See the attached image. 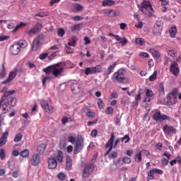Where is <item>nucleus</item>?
I'll list each match as a JSON object with an SVG mask.
<instances>
[{
  "mask_svg": "<svg viewBox=\"0 0 181 181\" xmlns=\"http://www.w3.org/2000/svg\"><path fill=\"white\" fill-rule=\"evenodd\" d=\"M177 102V98L173 96V95H168L167 96V105L173 106L175 105Z\"/></svg>",
  "mask_w": 181,
  "mask_h": 181,
  "instance_id": "obj_22",
  "label": "nucleus"
},
{
  "mask_svg": "<svg viewBox=\"0 0 181 181\" xmlns=\"http://www.w3.org/2000/svg\"><path fill=\"white\" fill-rule=\"evenodd\" d=\"M76 42H77V37L76 36H73L71 38V40H69V42H68V45L75 47L76 45Z\"/></svg>",
  "mask_w": 181,
  "mask_h": 181,
  "instance_id": "obj_35",
  "label": "nucleus"
},
{
  "mask_svg": "<svg viewBox=\"0 0 181 181\" xmlns=\"http://www.w3.org/2000/svg\"><path fill=\"white\" fill-rule=\"evenodd\" d=\"M146 98L144 100V103H151L153 100V91L150 89L146 90Z\"/></svg>",
  "mask_w": 181,
  "mask_h": 181,
  "instance_id": "obj_21",
  "label": "nucleus"
},
{
  "mask_svg": "<svg viewBox=\"0 0 181 181\" xmlns=\"http://www.w3.org/2000/svg\"><path fill=\"white\" fill-rule=\"evenodd\" d=\"M115 4L116 2L112 0H103V1H102V6H103V7L112 6L115 5Z\"/></svg>",
  "mask_w": 181,
  "mask_h": 181,
  "instance_id": "obj_29",
  "label": "nucleus"
},
{
  "mask_svg": "<svg viewBox=\"0 0 181 181\" xmlns=\"http://www.w3.org/2000/svg\"><path fill=\"white\" fill-rule=\"evenodd\" d=\"M113 9H103V15L105 16L112 17Z\"/></svg>",
  "mask_w": 181,
  "mask_h": 181,
  "instance_id": "obj_38",
  "label": "nucleus"
},
{
  "mask_svg": "<svg viewBox=\"0 0 181 181\" xmlns=\"http://www.w3.org/2000/svg\"><path fill=\"white\" fill-rule=\"evenodd\" d=\"M101 67L99 66H93V67H87L85 69V74L86 76H89V74H97L98 73L100 72Z\"/></svg>",
  "mask_w": 181,
  "mask_h": 181,
  "instance_id": "obj_13",
  "label": "nucleus"
},
{
  "mask_svg": "<svg viewBox=\"0 0 181 181\" xmlns=\"http://www.w3.org/2000/svg\"><path fill=\"white\" fill-rule=\"evenodd\" d=\"M66 170H70L72 167V160L70 158H68L66 159Z\"/></svg>",
  "mask_w": 181,
  "mask_h": 181,
  "instance_id": "obj_37",
  "label": "nucleus"
},
{
  "mask_svg": "<svg viewBox=\"0 0 181 181\" xmlns=\"http://www.w3.org/2000/svg\"><path fill=\"white\" fill-rule=\"evenodd\" d=\"M158 76V71H154L153 74L149 77V81H155Z\"/></svg>",
  "mask_w": 181,
  "mask_h": 181,
  "instance_id": "obj_49",
  "label": "nucleus"
},
{
  "mask_svg": "<svg viewBox=\"0 0 181 181\" xmlns=\"http://www.w3.org/2000/svg\"><path fill=\"white\" fill-rule=\"evenodd\" d=\"M117 66V62H114L112 64L110 65L107 69V71H105L103 73V76L105 77V78H109V75L112 74V73L114 71L115 67Z\"/></svg>",
  "mask_w": 181,
  "mask_h": 181,
  "instance_id": "obj_19",
  "label": "nucleus"
},
{
  "mask_svg": "<svg viewBox=\"0 0 181 181\" xmlns=\"http://www.w3.org/2000/svg\"><path fill=\"white\" fill-rule=\"evenodd\" d=\"M140 11L148 17H152L153 13H155L151 1L146 0H144L141 3Z\"/></svg>",
  "mask_w": 181,
  "mask_h": 181,
  "instance_id": "obj_3",
  "label": "nucleus"
},
{
  "mask_svg": "<svg viewBox=\"0 0 181 181\" xmlns=\"http://www.w3.org/2000/svg\"><path fill=\"white\" fill-rule=\"evenodd\" d=\"M122 162H123L124 164H129V163H132V158L125 156V157L123 158Z\"/></svg>",
  "mask_w": 181,
  "mask_h": 181,
  "instance_id": "obj_57",
  "label": "nucleus"
},
{
  "mask_svg": "<svg viewBox=\"0 0 181 181\" xmlns=\"http://www.w3.org/2000/svg\"><path fill=\"white\" fill-rule=\"evenodd\" d=\"M145 42V40L143 38H137L135 40V44L139 45L140 46L144 45Z\"/></svg>",
  "mask_w": 181,
  "mask_h": 181,
  "instance_id": "obj_45",
  "label": "nucleus"
},
{
  "mask_svg": "<svg viewBox=\"0 0 181 181\" xmlns=\"http://www.w3.org/2000/svg\"><path fill=\"white\" fill-rule=\"evenodd\" d=\"M42 29V24L40 23H37L36 25L33 27L30 30L27 31L28 35H35L37 33L40 32Z\"/></svg>",
  "mask_w": 181,
  "mask_h": 181,
  "instance_id": "obj_20",
  "label": "nucleus"
},
{
  "mask_svg": "<svg viewBox=\"0 0 181 181\" xmlns=\"http://www.w3.org/2000/svg\"><path fill=\"white\" fill-rule=\"evenodd\" d=\"M144 150L137 151L136 153L134 156V160L136 163H141L142 161V153Z\"/></svg>",
  "mask_w": 181,
  "mask_h": 181,
  "instance_id": "obj_25",
  "label": "nucleus"
},
{
  "mask_svg": "<svg viewBox=\"0 0 181 181\" xmlns=\"http://www.w3.org/2000/svg\"><path fill=\"white\" fill-rule=\"evenodd\" d=\"M57 158L59 163H62L63 161V153L61 151H58L57 154Z\"/></svg>",
  "mask_w": 181,
  "mask_h": 181,
  "instance_id": "obj_42",
  "label": "nucleus"
},
{
  "mask_svg": "<svg viewBox=\"0 0 181 181\" xmlns=\"http://www.w3.org/2000/svg\"><path fill=\"white\" fill-rule=\"evenodd\" d=\"M22 139H23V134H21V133H18V134L15 136L13 141L16 143L20 142L22 140Z\"/></svg>",
  "mask_w": 181,
  "mask_h": 181,
  "instance_id": "obj_46",
  "label": "nucleus"
},
{
  "mask_svg": "<svg viewBox=\"0 0 181 181\" xmlns=\"http://www.w3.org/2000/svg\"><path fill=\"white\" fill-rule=\"evenodd\" d=\"M105 103L103 100V99L100 98L98 100V107H99V109L103 110L104 109Z\"/></svg>",
  "mask_w": 181,
  "mask_h": 181,
  "instance_id": "obj_52",
  "label": "nucleus"
},
{
  "mask_svg": "<svg viewBox=\"0 0 181 181\" xmlns=\"http://www.w3.org/2000/svg\"><path fill=\"white\" fill-rule=\"evenodd\" d=\"M30 155V151L28 149H25L23 151L20 152V156L23 158H27Z\"/></svg>",
  "mask_w": 181,
  "mask_h": 181,
  "instance_id": "obj_39",
  "label": "nucleus"
},
{
  "mask_svg": "<svg viewBox=\"0 0 181 181\" xmlns=\"http://www.w3.org/2000/svg\"><path fill=\"white\" fill-rule=\"evenodd\" d=\"M75 144L74 153L78 154L84 147V140L83 138H78Z\"/></svg>",
  "mask_w": 181,
  "mask_h": 181,
  "instance_id": "obj_8",
  "label": "nucleus"
},
{
  "mask_svg": "<svg viewBox=\"0 0 181 181\" xmlns=\"http://www.w3.org/2000/svg\"><path fill=\"white\" fill-rule=\"evenodd\" d=\"M169 32H170V35L171 37H173V38L175 37L176 33H177V28H176V27H172L170 29Z\"/></svg>",
  "mask_w": 181,
  "mask_h": 181,
  "instance_id": "obj_36",
  "label": "nucleus"
},
{
  "mask_svg": "<svg viewBox=\"0 0 181 181\" xmlns=\"http://www.w3.org/2000/svg\"><path fill=\"white\" fill-rule=\"evenodd\" d=\"M1 93H3L4 95L1 96V100H0V107L2 106V104L4 103V99L7 98L8 96L10 95H13L14 93H16L15 90H8V87L4 86L0 91Z\"/></svg>",
  "mask_w": 181,
  "mask_h": 181,
  "instance_id": "obj_6",
  "label": "nucleus"
},
{
  "mask_svg": "<svg viewBox=\"0 0 181 181\" xmlns=\"http://www.w3.org/2000/svg\"><path fill=\"white\" fill-rule=\"evenodd\" d=\"M153 120L156 121V122H162L163 120H168L170 121V117H168V115L163 114L161 115L160 112H156L153 115Z\"/></svg>",
  "mask_w": 181,
  "mask_h": 181,
  "instance_id": "obj_9",
  "label": "nucleus"
},
{
  "mask_svg": "<svg viewBox=\"0 0 181 181\" xmlns=\"http://www.w3.org/2000/svg\"><path fill=\"white\" fill-rule=\"evenodd\" d=\"M8 167L9 169L13 170L16 167L15 162L14 161L8 162Z\"/></svg>",
  "mask_w": 181,
  "mask_h": 181,
  "instance_id": "obj_60",
  "label": "nucleus"
},
{
  "mask_svg": "<svg viewBox=\"0 0 181 181\" xmlns=\"http://www.w3.org/2000/svg\"><path fill=\"white\" fill-rule=\"evenodd\" d=\"M30 160L33 165L37 166L40 163V156L37 153H35L31 156Z\"/></svg>",
  "mask_w": 181,
  "mask_h": 181,
  "instance_id": "obj_18",
  "label": "nucleus"
},
{
  "mask_svg": "<svg viewBox=\"0 0 181 181\" xmlns=\"http://www.w3.org/2000/svg\"><path fill=\"white\" fill-rule=\"evenodd\" d=\"M126 70L124 69H119L117 71L115 72L112 76L111 80L113 83H121L122 84H127L129 83V78L124 76Z\"/></svg>",
  "mask_w": 181,
  "mask_h": 181,
  "instance_id": "obj_2",
  "label": "nucleus"
},
{
  "mask_svg": "<svg viewBox=\"0 0 181 181\" xmlns=\"http://www.w3.org/2000/svg\"><path fill=\"white\" fill-rule=\"evenodd\" d=\"M149 52L152 54L153 57L156 59H159V58L160 57V54L159 51L156 50L155 49H150Z\"/></svg>",
  "mask_w": 181,
  "mask_h": 181,
  "instance_id": "obj_32",
  "label": "nucleus"
},
{
  "mask_svg": "<svg viewBox=\"0 0 181 181\" xmlns=\"http://www.w3.org/2000/svg\"><path fill=\"white\" fill-rule=\"evenodd\" d=\"M115 38L117 41H119V43L121 44L122 47L126 46L129 42L128 40L126 37H120L119 36H115Z\"/></svg>",
  "mask_w": 181,
  "mask_h": 181,
  "instance_id": "obj_26",
  "label": "nucleus"
},
{
  "mask_svg": "<svg viewBox=\"0 0 181 181\" xmlns=\"http://www.w3.org/2000/svg\"><path fill=\"white\" fill-rule=\"evenodd\" d=\"M4 102L1 110L3 114H6L12 107L16 105L17 98L13 95H10L4 99Z\"/></svg>",
  "mask_w": 181,
  "mask_h": 181,
  "instance_id": "obj_1",
  "label": "nucleus"
},
{
  "mask_svg": "<svg viewBox=\"0 0 181 181\" xmlns=\"http://www.w3.org/2000/svg\"><path fill=\"white\" fill-rule=\"evenodd\" d=\"M8 135V132H4V133L1 134L0 137V148L6 144Z\"/></svg>",
  "mask_w": 181,
  "mask_h": 181,
  "instance_id": "obj_23",
  "label": "nucleus"
},
{
  "mask_svg": "<svg viewBox=\"0 0 181 181\" xmlns=\"http://www.w3.org/2000/svg\"><path fill=\"white\" fill-rule=\"evenodd\" d=\"M68 141L71 143L72 144H74L76 142V139L74 137V136H69V137L68 138Z\"/></svg>",
  "mask_w": 181,
  "mask_h": 181,
  "instance_id": "obj_61",
  "label": "nucleus"
},
{
  "mask_svg": "<svg viewBox=\"0 0 181 181\" xmlns=\"http://www.w3.org/2000/svg\"><path fill=\"white\" fill-rule=\"evenodd\" d=\"M94 169H95V165L93 164H90L85 166L84 170L83 173V177L84 178L88 177L91 174H93Z\"/></svg>",
  "mask_w": 181,
  "mask_h": 181,
  "instance_id": "obj_10",
  "label": "nucleus"
},
{
  "mask_svg": "<svg viewBox=\"0 0 181 181\" xmlns=\"http://www.w3.org/2000/svg\"><path fill=\"white\" fill-rule=\"evenodd\" d=\"M6 76V66L4 64H1V69H0V79L4 78Z\"/></svg>",
  "mask_w": 181,
  "mask_h": 181,
  "instance_id": "obj_31",
  "label": "nucleus"
},
{
  "mask_svg": "<svg viewBox=\"0 0 181 181\" xmlns=\"http://www.w3.org/2000/svg\"><path fill=\"white\" fill-rule=\"evenodd\" d=\"M180 68L179 65L176 62H173L170 66V71L173 74L175 77H177L179 73H180Z\"/></svg>",
  "mask_w": 181,
  "mask_h": 181,
  "instance_id": "obj_12",
  "label": "nucleus"
},
{
  "mask_svg": "<svg viewBox=\"0 0 181 181\" xmlns=\"http://www.w3.org/2000/svg\"><path fill=\"white\" fill-rule=\"evenodd\" d=\"M45 40V36L43 35L40 34L38 35L34 40L32 45V50L33 51H37L38 49H40L42 46V41Z\"/></svg>",
  "mask_w": 181,
  "mask_h": 181,
  "instance_id": "obj_5",
  "label": "nucleus"
},
{
  "mask_svg": "<svg viewBox=\"0 0 181 181\" xmlns=\"http://www.w3.org/2000/svg\"><path fill=\"white\" fill-rule=\"evenodd\" d=\"M164 133L167 135H173L176 134V129L173 125L165 124L163 129Z\"/></svg>",
  "mask_w": 181,
  "mask_h": 181,
  "instance_id": "obj_15",
  "label": "nucleus"
},
{
  "mask_svg": "<svg viewBox=\"0 0 181 181\" xmlns=\"http://www.w3.org/2000/svg\"><path fill=\"white\" fill-rule=\"evenodd\" d=\"M168 54L172 57H175L177 56V53L173 50H169L168 51Z\"/></svg>",
  "mask_w": 181,
  "mask_h": 181,
  "instance_id": "obj_62",
  "label": "nucleus"
},
{
  "mask_svg": "<svg viewBox=\"0 0 181 181\" xmlns=\"http://www.w3.org/2000/svg\"><path fill=\"white\" fill-rule=\"evenodd\" d=\"M64 67L62 66V63H58L52 65V74L54 77L57 78L61 76L64 71Z\"/></svg>",
  "mask_w": 181,
  "mask_h": 181,
  "instance_id": "obj_7",
  "label": "nucleus"
},
{
  "mask_svg": "<svg viewBox=\"0 0 181 181\" xmlns=\"http://www.w3.org/2000/svg\"><path fill=\"white\" fill-rule=\"evenodd\" d=\"M52 67H53V65H51L49 66H47L45 69H43V71L45 72L46 76H48L50 73L52 74Z\"/></svg>",
  "mask_w": 181,
  "mask_h": 181,
  "instance_id": "obj_43",
  "label": "nucleus"
},
{
  "mask_svg": "<svg viewBox=\"0 0 181 181\" xmlns=\"http://www.w3.org/2000/svg\"><path fill=\"white\" fill-rule=\"evenodd\" d=\"M82 26H83L82 23L75 24V25H73V27L71 28V31L75 32L76 30H80Z\"/></svg>",
  "mask_w": 181,
  "mask_h": 181,
  "instance_id": "obj_44",
  "label": "nucleus"
},
{
  "mask_svg": "<svg viewBox=\"0 0 181 181\" xmlns=\"http://www.w3.org/2000/svg\"><path fill=\"white\" fill-rule=\"evenodd\" d=\"M18 46L19 48H25L27 47L28 45V43L26 40H19L18 43H16Z\"/></svg>",
  "mask_w": 181,
  "mask_h": 181,
  "instance_id": "obj_34",
  "label": "nucleus"
},
{
  "mask_svg": "<svg viewBox=\"0 0 181 181\" xmlns=\"http://www.w3.org/2000/svg\"><path fill=\"white\" fill-rule=\"evenodd\" d=\"M105 113L106 115H113L114 108L112 107H107L105 110Z\"/></svg>",
  "mask_w": 181,
  "mask_h": 181,
  "instance_id": "obj_47",
  "label": "nucleus"
},
{
  "mask_svg": "<svg viewBox=\"0 0 181 181\" xmlns=\"http://www.w3.org/2000/svg\"><path fill=\"white\" fill-rule=\"evenodd\" d=\"M6 157V154L5 153V150L4 148L0 149V159L4 160Z\"/></svg>",
  "mask_w": 181,
  "mask_h": 181,
  "instance_id": "obj_51",
  "label": "nucleus"
},
{
  "mask_svg": "<svg viewBox=\"0 0 181 181\" xmlns=\"http://www.w3.org/2000/svg\"><path fill=\"white\" fill-rule=\"evenodd\" d=\"M155 174V170L154 169L151 170L148 173V177L149 180H153L155 179V177H153V175Z\"/></svg>",
  "mask_w": 181,
  "mask_h": 181,
  "instance_id": "obj_48",
  "label": "nucleus"
},
{
  "mask_svg": "<svg viewBox=\"0 0 181 181\" xmlns=\"http://www.w3.org/2000/svg\"><path fill=\"white\" fill-rule=\"evenodd\" d=\"M66 146V144L65 141L64 139H61L59 141V148H60V149H62V150L65 149Z\"/></svg>",
  "mask_w": 181,
  "mask_h": 181,
  "instance_id": "obj_54",
  "label": "nucleus"
},
{
  "mask_svg": "<svg viewBox=\"0 0 181 181\" xmlns=\"http://www.w3.org/2000/svg\"><path fill=\"white\" fill-rule=\"evenodd\" d=\"M179 90L177 88H174L171 93H169L168 95H171L173 97H175L177 98V95H178Z\"/></svg>",
  "mask_w": 181,
  "mask_h": 181,
  "instance_id": "obj_55",
  "label": "nucleus"
},
{
  "mask_svg": "<svg viewBox=\"0 0 181 181\" xmlns=\"http://www.w3.org/2000/svg\"><path fill=\"white\" fill-rule=\"evenodd\" d=\"M65 32L64 30V29H59L58 32H57V35L59 37H62L64 35Z\"/></svg>",
  "mask_w": 181,
  "mask_h": 181,
  "instance_id": "obj_63",
  "label": "nucleus"
},
{
  "mask_svg": "<svg viewBox=\"0 0 181 181\" xmlns=\"http://www.w3.org/2000/svg\"><path fill=\"white\" fill-rule=\"evenodd\" d=\"M115 133H111L110 138L107 141L105 146L106 148H109V149L107 150V153H109V152H111L112 149H115L120 141L119 139H116L115 141Z\"/></svg>",
  "mask_w": 181,
  "mask_h": 181,
  "instance_id": "obj_4",
  "label": "nucleus"
},
{
  "mask_svg": "<svg viewBox=\"0 0 181 181\" xmlns=\"http://www.w3.org/2000/svg\"><path fill=\"white\" fill-rule=\"evenodd\" d=\"M108 151L105 153V156H108V158L110 159H115L116 158L118 157V153L116 151H110L108 153Z\"/></svg>",
  "mask_w": 181,
  "mask_h": 181,
  "instance_id": "obj_28",
  "label": "nucleus"
},
{
  "mask_svg": "<svg viewBox=\"0 0 181 181\" xmlns=\"http://www.w3.org/2000/svg\"><path fill=\"white\" fill-rule=\"evenodd\" d=\"M71 91L74 94H78L80 92L79 86L77 83L71 85Z\"/></svg>",
  "mask_w": 181,
  "mask_h": 181,
  "instance_id": "obj_33",
  "label": "nucleus"
},
{
  "mask_svg": "<svg viewBox=\"0 0 181 181\" xmlns=\"http://www.w3.org/2000/svg\"><path fill=\"white\" fill-rule=\"evenodd\" d=\"M66 52L67 54H72L74 52V49H71V47H69V45H66Z\"/></svg>",
  "mask_w": 181,
  "mask_h": 181,
  "instance_id": "obj_64",
  "label": "nucleus"
},
{
  "mask_svg": "<svg viewBox=\"0 0 181 181\" xmlns=\"http://www.w3.org/2000/svg\"><path fill=\"white\" fill-rule=\"evenodd\" d=\"M49 16V13L40 12L35 14V17L45 18Z\"/></svg>",
  "mask_w": 181,
  "mask_h": 181,
  "instance_id": "obj_50",
  "label": "nucleus"
},
{
  "mask_svg": "<svg viewBox=\"0 0 181 181\" xmlns=\"http://www.w3.org/2000/svg\"><path fill=\"white\" fill-rule=\"evenodd\" d=\"M74 8L75 9V11L76 12H79V11H81L83 10V6L80 4H74Z\"/></svg>",
  "mask_w": 181,
  "mask_h": 181,
  "instance_id": "obj_41",
  "label": "nucleus"
},
{
  "mask_svg": "<svg viewBox=\"0 0 181 181\" xmlns=\"http://www.w3.org/2000/svg\"><path fill=\"white\" fill-rule=\"evenodd\" d=\"M37 152L39 153V154L42 155L45 153V151H46V144H41L37 146Z\"/></svg>",
  "mask_w": 181,
  "mask_h": 181,
  "instance_id": "obj_30",
  "label": "nucleus"
},
{
  "mask_svg": "<svg viewBox=\"0 0 181 181\" xmlns=\"http://www.w3.org/2000/svg\"><path fill=\"white\" fill-rule=\"evenodd\" d=\"M118 98V93L117 92H112L110 95L109 96L110 100L117 99Z\"/></svg>",
  "mask_w": 181,
  "mask_h": 181,
  "instance_id": "obj_58",
  "label": "nucleus"
},
{
  "mask_svg": "<svg viewBox=\"0 0 181 181\" xmlns=\"http://www.w3.org/2000/svg\"><path fill=\"white\" fill-rule=\"evenodd\" d=\"M47 162H48V168L49 169H55L57 168V159L54 157H49L47 159Z\"/></svg>",
  "mask_w": 181,
  "mask_h": 181,
  "instance_id": "obj_17",
  "label": "nucleus"
},
{
  "mask_svg": "<svg viewBox=\"0 0 181 181\" xmlns=\"http://www.w3.org/2000/svg\"><path fill=\"white\" fill-rule=\"evenodd\" d=\"M18 74V71L17 70H13L10 71L8 78L1 82V83L3 85H7L9 83H11V81H13V80H14V78H16V76Z\"/></svg>",
  "mask_w": 181,
  "mask_h": 181,
  "instance_id": "obj_14",
  "label": "nucleus"
},
{
  "mask_svg": "<svg viewBox=\"0 0 181 181\" xmlns=\"http://www.w3.org/2000/svg\"><path fill=\"white\" fill-rule=\"evenodd\" d=\"M10 52L13 55H17L21 52L20 46L17 44H13L10 47Z\"/></svg>",
  "mask_w": 181,
  "mask_h": 181,
  "instance_id": "obj_24",
  "label": "nucleus"
},
{
  "mask_svg": "<svg viewBox=\"0 0 181 181\" xmlns=\"http://www.w3.org/2000/svg\"><path fill=\"white\" fill-rule=\"evenodd\" d=\"M130 141V137L128 134H125L123 138H122L121 141L124 142V144L129 143Z\"/></svg>",
  "mask_w": 181,
  "mask_h": 181,
  "instance_id": "obj_56",
  "label": "nucleus"
},
{
  "mask_svg": "<svg viewBox=\"0 0 181 181\" xmlns=\"http://www.w3.org/2000/svg\"><path fill=\"white\" fill-rule=\"evenodd\" d=\"M144 27V23L143 21H140V20L138 21L137 24L135 25V28L138 29H142Z\"/></svg>",
  "mask_w": 181,
  "mask_h": 181,
  "instance_id": "obj_59",
  "label": "nucleus"
},
{
  "mask_svg": "<svg viewBox=\"0 0 181 181\" xmlns=\"http://www.w3.org/2000/svg\"><path fill=\"white\" fill-rule=\"evenodd\" d=\"M40 105L42 108L46 111V112L49 113V114H52L53 113V107L49 106V103H47V101L45 100H42L40 101Z\"/></svg>",
  "mask_w": 181,
  "mask_h": 181,
  "instance_id": "obj_16",
  "label": "nucleus"
},
{
  "mask_svg": "<svg viewBox=\"0 0 181 181\" xmlns=\"http://www.w3.org/2000/svg\"><path fill=\"white\" fill-rule=\"evenodd\" d=\"M42 86H46V81H47V80H50L52 77L47 75H45V76L42 75Z\"/></svg>",
  "mask_w": 181,
  "mask_h": 181,
  "instance_id": "obj_40",
  "label": "nucleus"
},
{
  "mask_svg": "<svg viewBox=\"0 0 181 181\" xmlns=\"http://www.w3.org/2000/svg\"><path fill=\"white\" fill-rule=\"evenodd\" d=\"M83 111L88 118H93L95 117V114L92 112L89 107H85Z\"/></svg>",
  "mask_w": 181,
  "mask_h": 181,
  "instance_id": "obj_27",
  "label": "nucleus"
},
{
  "mask_svg": "<svg viewBox=\"0 0 181 181\" xmlns=\"http://www.w3.org/2000/svg\"><path fill=\"white\" fill-rule=\"evenodd\" d=\"M162 21H156L153 28V34L154 35H159L163 30Z\"/></svg>",
  "mask_w": 181,
  "mask_h": 181,
  "instance_id": "obj_11",
  "label": "nucleus"
},
{
  "mask_svg": "<svg viewBox=\"0 0 181 181\" xmlns=\"http://www.w3.org/2000/svg\"><path fill=\"white\" fill-rule=\"evenodd\" d=\"M25 25H27V24H25V23L21 22L18 25H16V26L14 28V29H13V33L17 32V30H18V29H20L21 28H22V27H23V26H25Z\"/></svg>",
  "mask_w": 181,
  "mask_h": 181,
  "instance_id": "obj_53",
  "label": "nucleus"
}]
</instances>
